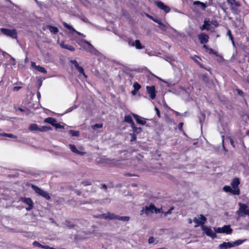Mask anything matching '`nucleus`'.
I'll return each instance as SVG.
<instances>
[{"label":"nucleus","mask_w":249,"mask_h":249,"mask_svg":"<svg viewBox=\"0 0 249 249\" xmlns=\"http://www.w3.org/2000/svg\"><path fill=\"white\" fill-rule=\"evenodd\" d=\"M246 239H239L233 242H224L219 245V249H228L235 246H239L246 241Z\"/></svg>","instance_id":"f257e3e1"},{"label":"nucleus","mask_w":249,"mask_h":249,"mask_svg":"<svg viewBox=\"0 0 249 249\" xmlns=\"http://www.w3.org/2000/svg\"><path fill=\"white\" fill-rule=\"evenodd\" d=\"M31 187L32 188L38 196H42L48 200H49L51 199V196L49 194L45 191H44L38 186L34 184H32Z\"/></svg>","instance_id":"f03ea898"},{"label":"nucleus","mask_w":249,"mask_h":249,"mask_svg":"<svg viewBox=\"0 0 249 249\" xmlns=\"http://www.w3.org/2000/svg\"><path fill=\"white\" fill-rule=\"evenodd\" d=\"M239 208L237 211V213L240 217H244L246 215L249 216V206L246 204L241 203H239Z\"/></svg>","instance_id":"7ed1b4c3"},{"label":"nucleus","mask_w":249,"mask_h":249,"mask_svg":"<svg viewBox=\"0 0 249 249\" xmlns=\"http://www.w3.org/2000/svg\"><path fill=\"white\" fill-rule=\"evenodd\" d=\"M227 2L230 5L231 10L234 14H238L240 11L238 8L241 6L239 2L235 0H227Z\"/></svg>","instance_id":"20e7f679"},{"label":"nucleus","mask_w":249,"mask_h":249,"mask_svg":"<svg viewBox=\"0 0 249 249\" xmlns=\"http://www.w3.org/2000/svg\"><path fill=\"white\" fill-rule=\"evenodd\" d=\"M1 32L4 35L12 37V38H17V32L16 29H10L2 28L0 29Z\"/></svg>","instance_id":"39448f33"},{"label":"nucleus","mask_w":249,"mask_h":249,"mask_svg":"<svg viewBox=\"0 0 249 249\" xmlns=\"http://www.w3.org/2000/svg\"><path fill=\"white\" fill-rule=\"evenodd\" d=\"M19 201L26 203L28 205V207L26 208L27 211H30L33 208V202L32 199L30 197H22L19 199Z\"/></svg>","instance_id":"423d86ee"},{"label":"nucleus","mask_w":249,"mask_h":249,"mask_svg":"<svg viewBox=\"0 0 249 249\" xmlns=\"http://www.w3.org/2000/svg\"><path fill=\"white\" fill-rule=\"evenodd\" d=\"M155 208V205L153 204H151L149 206H145L140 211V214L142 215L143 213H145L147 216L149 215L150 213H153V209Z\"/></svg>","instance_id":"0eeeda50"},{"label":"nucleus","mask_w":249,"mask_h":249,"mask_svg":"<svg viewBox=\"0 0 249 249\" xmlns=\"http://www.w3.org/2000/svg\"><path fill=\"white\" fill-rule=\"evenodd\" d=\"M197 37L199 40L200 44L206 45L209 41V36L208 35L204 33H201L198 35Z\"/></svg>","instance_id":"6e6552de"},{"label":"nucleus","mask_w":249,"mask_h":249,"mask_svg":"<svg viewBox=\"0 0 249 249\" xmlns=\"http://www.w3.org/2000/svg\"><path fill=\"white\" fill-rule=\"evenodd\" d=\"M202 230L207 236L212 237L213 239H214L217 237L216 233L213 232L211 228L203 226Z\"/></svg>","instance_id":"1a4fd4ad"},{"label":"nucleus","mask_w":249,"mask_h":249,"mask_svg":"<svg viewBox=\"0 0 249 249\" xmlns=\"http://www.w3.org/2000/svg\"><path fill=\"white\" fill-rule=\"evenodd\" d=\"M155 4L159 9L163 10L166 13H169L170 11V7L167 5H165L161 1H155Z\"/></svg>","instance_id":"9d476101"},{"label":"nucleus","mask_w":249,"mask_h":249,"mask_svg":"<svg viewBox=\"0 0 249 249\" xmlns=\"http://www.w3.org/2000/svg\"><path fill=\"white\" fill-rule=\"evenodd\" d=\"M199 218H200V220H199L196 217L194 218L193 221L195 223H196V225L195 226V227H198L199 226H203V225L205 224V222L207 220L206 218L203 214L200 215Z\"/></svg>","instance_id":"9b49d317"},{"label":"nucleus","mask_w":249,"mask_h":249,"mask_svg":"<svg viewBox=\"0 0 249 249\" xmlns=\"http://www.w3.org/2000/svg\"><path fill=\"white\" fill-rule=\"evenodd\" d=\"M146 89L151 99H154L156 96V91L154 86H146Z\"/></svg>","instance_id":"f8f14e48"},{"label":"nucleus","mask_w":249,"mask_h":249,"mask_svg":"<svg viewBox=\"0 0 249 249\" xmlns=\"http://www.w3.org/2000/svg\"><path fill=\"white\" fill-rule=\"evenodd\" d=\"M223 190L225 192L231 193L234 195H239L240 194V190L232 189L231 186L228 185L225 186L223 187Z\"/></svg>","instance_id":"ddd939ff"},{"label":"nucleus","mask_w":249,"mask_h":249,"mask_svg":"<svg viewBox=\"0 0 249 249\" xmlns=\"http://www.w3.org/2000/svg\"><path fill=\"white\" fill-rule=\"evenodd\" d=\"M132 115L135 119L137 123L142 125H144L146 124V121L144 118H143L138 115L133 113H132Z\"/></svg>","instance_id":"4468645a"},{"label":"nucleus","mask_w":249,"mask_h":249,"mask_svg":"<svg viewBox=\"0 0 249 249\" xmlns=\"http://www.w3.org/2000/svg\"><path fill=\"white\" fill-rule=\"evenodd\" d=\"M145 15L146 17L158 23L161 28H165V25L160 19L154 18L148 14L145 13Z\"/></svg>","instance_id":"2eb2a0df"},{"label":"nucleus","mask_w":249,"mask_h":249,"mask_svg":"<svg viewBox=\"0 0 249 249\" xmlns=\"http://www.w3.org/2000/svg\"><path fill=\"white\" fill-rule=\"evenodd\" d=\"M239 178H234L231 182V185L234 190H240L238 186L240 184Z\"/></svg>","instance_id":"dca6fc26"},{"label":"nucleus","mask_w":249,"mask_h":249,"mask_svg":"<svg viewBox=\"0 0 249 249\" xmlns=\"http://www.w3.org/2000/svg\"><path fill=\"white\" fill-rule=\"evenodd\" d=\"M60 46L61 48L68 50L71 52H73L75 50V48L73 46L71 45L65 44L64 41H61L60 43Z\"/></svg>","instance_id":"f3484780"},{"label":"nucleus","mask_w":249,"mask_h":249,"mask_svg":"<svg viewBox=\"0 0 249 249\" xmlns=\"http://www.w3.org/2000/svg\"><path fill=\"white\" fill-rule=\"evenodd\" d=\"M63 26L65 28H66L67 29L69 30L71 34H73V33H76L77 34H78L79 35H81V34L80 33L76 31L72 26H70V25H69L67 23L63 22Z\"/></svg>","instance_id":"a211bd4d"},{"label":"nucleus","mask_w":249,"mask_h":249,"mask_svg":"<svg viewBox=\"0 0 249 249\" xmlns=\"http://www.w3.org/2000/svg\"><path fill=\"white\" fill-rule=\"evenodd\" d=\"M203 48L205 49V51L208 52L209 54H214L216 56H218V53L217 52H215L212 48H209V46L207 45H204L203 46Z\"/></svg>","instance_id":"6ab92c4d"},{"label":"nucleus","mask_w":249,"mask_h":249,"mask_svg":"<svg viewBox=\"0 0 249 249\" xmlns=\"http://www.w3.org/2000/svg\"><path fill=\"white\" fill-rule=\"evenodd\" d=\"M69 147H70V149L71 150V151L74 153H76L77 154L80 155H83L84 154V152H81V151H79L76 147L75 145L74 144H70Z\"/></svg>","instance_id":"aec40b11"},{"label":"nucleus","mask_w":249,"mask_h":249,"mask_svg":"<svg viewBox=\"0 0 249 249\" xmlns=\"http://www.w3.org/2000/svg\"><path fill=\"white\" fill-rule=\"evenodd\" d=\"M222 233L230 234L232 232V230L231 228L230 225H225L222 227Z\"/></svg>","instance_id":"412c9836"},{"label":"nucleus","mask_w":249,"mask_h":249,"mask_svg":"<svg viewBox=\"0 0 249 249\" xmlns=\"http://www.w3.org/2000/svg\"><path fill=\"white\" fill-rule=\"evenodd\" d=\"M44 122L50 124L53 126H54L57 121L55 118L52 117H48L44 120Z\"/></svg>","instance_id":"4be33fe9"},{"label":"nucleus","mask_w":249,"mask_h":249,"mask_svg":"<svg viewBox=\"0 0 249 249\" xmlns=\"http://www.w3.org/2000/svg\"><path fill=\"white\" fill-rule=\"evenodd\" d=\"M124 122L129 124L130 126L133 125V124H135L130 115H127L124 116Z\"/></svg>","instance_id":"5701e85b"},{"label":"nucleus","mask_w":249,"mask_h":249,"mask_svg":"<svg viewBox=\"0 0 249 249\" xmlns=\"http://www.w3.org/2000/svg\"><path fill=\"white\" fill-rule=\"evenodd\" d=\"M210 23L209 20L205 19L204 21V24L200 27L201 30H206L207 31L210 30Z\"/></svg>","instance_id":"b1692460"},{"label":"nucleus","mask_w":249,"mask_h":249,"mask_svg":"<svg viewBox=\"0 0 249 249\" xmlns=\"http://www.w3.org/2000/svg\"><path fill=\"white\" fill-rule=\"evenodd\" d=\"M46 28L49 30V31L52 33H53V34L55 35L56 34L59 30L58 29V28L55 26H53L52 25H47L46 26Z\"/></svg>","instance_id":"393cba45"},{"label":"nucleus","mask_w":249,"mask_h":249,"mask_svg":"<svg viewBox=\"0 0 249 249\" xmlns=\"http://www.w3.org/2000/svg\"><path fill=\"white\" fill-rule=\"evenodd\" d=\"M117 215L110 213H107L105 216L106 219H117Z\"/></svg>","instance_id":"a878e982"},{"label":"nucleus","mask_w":249,"mask_h":249,"mask_svg":"<svg viewBox=\"0 0 249 249\" xmlns=\"http://www.w3.org/2000/svg\"><path fill=\"white\" fill-rule=\"evenodd\" d=\"M131 127L132 128L133 132L136 133V134L141 133L142 131V129L141 127H137L135 124H133V125L131 126Z\"/></svg>","instance_id":"bb28decb"},{"label":"nucleus","mask_w":249,"mask_h":249,"mask_svg":"<svg viewBox=\"0 0 249 249\" xmlns=\"http://www.w3.org/2000/svg\"><path fill=\"white\" fill-rule=\"evenodd\" d=\"M33 245L35 247H38L39 248H40L41 249H49V246L47 245H43L39 243H38L37 241H34L33 243Z\"/></svg>","instance_id":"cd10ccee"},{"label":"nucleus","mask_w":249,"mask_h":249,"mask_svg":"<svg viewBox=\"0 0 249 249\" xmlns=\"http://www.w3.org/2000/svg\"><path fill=\"white\" fill-rule=\"evenodd\" d=\"M134 46L137 49L139 50L142 49L144 48V46L142 45L140 41L138 39L136 40L134 42Z\"/></svg>","instance_id":"c85d7f7f"},{"label":"nucleus","mask_w":249,"mask_h":249,"mask_svg":"<svg viewBox=\"0 0 249 249\" xmlns=\"http://www.w3.org/2000/svg\"><path fill=\"white\" fill-rule=\"evenodd\" d=\"M52 128L50 126H42L41 127H39L38 131L40 132H46L49 130H51Z\"/></svg>","instance_id":"c756f323"},{"label":"nucleus","mask_w":249,"mask_h":249,"mask_svg":"<svg viewBox=\"0 0 249 249\" xmlns=\"http://www.w3.org/2000/svg\"><path fill=\"white\" fill-rule=\"evenodd\" d=\"M29 129L31 131H38L39 130V127L36 124H33L29 125Z\"/></svg>","instance_id":"7c9ffc66"},{"label":"nucleus","mask_w":249,"mask_h":249,"mask_svg":"<svg viewBox=\"0 0 249 249\" xmlns=\"http://www.w3.org/2000/svg\"><path fill=\"white\" fill-rule=\"evenodd\" d=\"M69 134L72 137H78L80 135V133L79 131L74 130H70L69 131Z\"/></svg>","instance_id":"2f4dec72"},{"label":"nucleus","mask_w":249,"mask_h":249,"mask_svg":"<svg viewBox=\"0 0 249 249\" xmlns=\"http://www.w3.org/2000/svg\"><path fill=\"white\" fill-rule=\"evenodd\" d=\"M227 36H228L230 39V40L231 41L232 44L233 45H234V38L232 35L231 31L230 29H227Z\"/></svg>","instance_id":"473e14b6"},{"label":"nucleus","mask_w":249,"mask_h":249,"mask_svg":"<svg viewBox=\"0 0 249 249\" xmlns=\"http://www.w3.org/2000/svg\"><path fill=\"white\" fill-rule=\"evenodd\" d=\"M36 70L43 73H47V71L46 70V69L44 67L40 66L39 65H38L36 67Z\"/></svg>","instance_id":"72a5a7b5"},{"label":"nucleus","mask_w":249,"mask_h":249,"mask_svg":"<svg viewBox=\"0 0 249 249\" xmlns=\"http://www.w3.org/2000/svg\"><path fill=\"white\" fill-rule=\"evenodd\" d=\"M194 5H198L200 4L201 6V9L203 10H205L206 8V5L205 3L200 2L199 1H195L194 2Z\"/></svg>","instance_id":"f704fd0d"},{"label":"nucleus","mask_w":249,"mask_h":249,"mask_svg":"<svg viewBox=\"0 0 249 249\" xmlns=\"http://www.w3.org/2000/svg\"><path fill=\"white\" fill-rule=\"evenodd\" d=\"M117 219L123 221H128L129 220L130 217L129 216H122L117 215Z\"/></svg>","instance_id":"c9c22d12"},{"label":"nucleus","mask_w":249,"mask_h":249,"mask_svg":"<svg viewBox=\"0 0 249 249\" xmlns=\"http://www.w3.org/2000/svg\"><path fill=\"white\" fill-rule=\"evenodd\" d=\"M77 70L78 71V72L81 74H82L85 78L87 77V75L85 74L84 72V70L83 67L81 66H79L76 68Z\"/></svg>","instance_id":"e433bc0d"},{"label":"nucleus","mask_w":249,"mask_h":249,"mask_svg":"<svg viewBox=\"0 0 249 249\" xmlns=\"http://www.w3.org/2000/svg\"><path fill=\"white\" fill-rule=\"evenodd\" d=\"M103 162H104V163H106V164H113L115 162V160L114 159L113 160H111V159H106L104 160V161H103Z\"/></svg>","instance_id":"4c0bfd02"},{"label":"nucleus","mask_w":249,"mask_h":249,"mask_svg":"<svg viewBox=\"0 0 249 249\" xmlns=\"http://www.w3.org/2000/svg\"><path fill=\"white\" fill-rule=\"evenodd\" d=\"M183 124H184L182 122L179 123L178 124V128L180 131L182 132V133L184 135H186V133H185L184 129L183 128Z\"/></svg>","instance_id":"58836bf2"},{"label":"nucleus","mask_w":249,"mask_h":249,"mask_svg":"<svg viewBox=\"0 0 249 249\" xmlns=\"http://www.w3.org/2000/svg\"><path fill=\"white\" fill-rule=\"evenodd\" d=\"M134 89L137 90H139L141 88V86L138 82H136L133 84Z\"/></svg>","instance_id":"ea45409f"},{"label":"nucleus","mask_w":249,"mask_h":249,"mask_svg":"<svg viewBox=\"0 0 249 249\" xmlns=\"http://www.w3.org/2000/svg\"><path fill=\"white\" fill-rule=\"evenodd\" d=\"M103 126V124H95L93 125L92 126V128L95 130L97 128H102Z\"/></svg>","instance_id":"a19ab883"},{"label":"nucleus","mask_w":249,"mask_h":249,"mask_svg":"<svg viewBox=\"0 0 249 249\" xmlns=\"http://www.w3.org/2000/svg\"><path fill=\"white\" fill-rule=\"evenodd\" d=\"M131 135V142H134L137 139V134L135 133H132V134H130Z\"/></svg>","instance_id":"79ce46f5"},{"label":"nucleus","mask_w":249,"mask_h":249,"mask_svg":"<svg viewBox=\"0 0 249 249\" xmlns=\"http://www.w3.org/2000/svg\"><path fill=\"white\" fill-rule=\"evenodd\" d=\"M81 184L84 186H88L91 185L92 182L90 180H87L82 182Z\"/></svg>","instance_id":"37998d69"},{"label":"nucleus","mask_w":249,"mask_h":249,"mask_svg":"<svg viewBox=\"0 0 249 249\" xmlns=\"http://www.w3.org/2000/svg\"><path fill=\"white\" fill-rule=\"evenodd\" d=\"M71 63L73 64L75 68L76 69L78 67H79V64L78 62L75 60H71L70 61Z\"/></svg>","instance_id":"c03bdc74"},{"label":"nucleus","mask_w":249,"mask_h":249,"mask_svg":"<svg viewBox=\"0 0 249 249\" xmlns=\"http://www.w3.org/2000/svg\"><path fill=\"white\" fill-rule=\"evenodd\" d=\"M236 91L237 92L238 95L241 96V97H244L245 95L244 92L241 90L239 89H236Z\"/></svg>","instance_id":"a18cd8bd"},{"label":"nucleus","mask_w":249,"mask_h":249,"mask_svg":"<svg viewBox=\"0 0 249 249\" xmlns=\"http://www.w3.org/2000/svg\"><path fill=\"white\" fill-rule=\"evenodd\" d=\"M174 209V207H171L167 211L164 212V215H167V214H171Z\"/></svg>","instance_id":"49530a36"},{"label":"nucleus","mask_w":249,"mask_h":249,"mask_svg":"<svg viewBox=\"0 0 249 249\" xmlns=\"http://www.w3.org/2000/svg\"><path fill=\"white\" fill-rule=\"evenodd\" d=\"M127 41L130 46H134V42H133L132 39L131 38H127Z\"/></svg>","instance_id":"de8ad7c7"},{"label":"nucleus","mask_w":249,"mask_h":249,"mask_svg":"<svg viewBox=\"0 0 249 249\" xmlns=\"http://www.w3.org/2000/svg\"><path fill=\"white\" fill-rule=\"evenodd\" d=\"M66 223H68V224L67 225V226L69 228V229H72L73 228L75 227V225L74 224H70V222L68 221H66Z\"/></svg>","instance_id":"09e8293b"},{"label":"nucleus","mask_w":249,"mask_h":249,"mask_svg":"<svg viewBox=\"0 0 249 249\" xmlns=\"http://www.w3.org/2000/svg\"><path fill=\"white\" fill-rule=\"evenodd\" d=\"M214 230L215 231V232H216V233H222V228H214Z\"/></svg>","instance_id":"8fccbe9b"},{"label":"nucleus","mask_w":249,"mask_h":249,"mask_svg":"<svg viewBox=\"0 0 249 249\" xmlns=\"http://www.w3.org/2000/svg\"><path fill=\"white\" fill-rule=\"evenodd\" d=\"M54 127L57 129V128H64V126L63 125H61L59 123H57L56 122V124L54 125Z\"/></svg>","instance_id":"3c124183"},{"label":"nucleus","mask_w":249,"mask_h":249,"mask_svg":"<svg viewBox=\"0 0 249 249\" xmlns=\"http://www.w3.org/2000/svg\"><path fill=\"white\" fill-rule=\"evenodd\" d=\"M3 135L12 138L15 137V136L14 135L11 133H3Z\"/></svg>","instance_id":"603ef678"},{"label":"nucleus","mask_w":249,"mask_h":249,"mask_svg":"<svg viewBox=\"0 0 249 249\" xmlns=\"http://www.w3.org/2000/svg\"><path fill=\"white\" fill-rule=\"evenodd\" d=\"M155 241V238L153 236H151L149 238L148 242L149 244L153 243Z\"/></svg>","instance_id":"864d4df0"},{"label":"nucleus","mask_w":249,"mask_h":249,"mask_svg":"<svg viewBox=\"0 0 249 249\" xmlns=\"http://www.w3.org/2000/svg\"><path fill=\"white\" fill-rule=\"evenodd\" d=\"M155 110L156 111V114H157V116H158V117L160 118V110L156 107H155Z\"/></svg>","instance_id":"5fc2aeb1"},{"label":"nucleus","mask_w":249,"mask_h":249,"mask_svg":"<svg viewBox=\"0 0 249 249\" xmlns=\"http://www.w3.org/2000/svg\"><path fill=\"white\" fill-rule=\"evenodd\" d=\"M20 89H21V87L20 86H15L13 88V90L14 91H17L19 90Z\"/></svg>","instance_id":"6e6d98bb"},{"label":"nucleus","mask_w":249,"mask_h":249,"mask_svg":"<svg viewBox=\"0 0 249 249\" xmlns=\"http://www.w3.org/2000/svg\"><path fill=\"white\" fill-rule=\"evenodd\" d=\"M211 24L215 27H217L219 25L218 22L216 20H213L211 22Z\"/></svg>","instance_id":"4d7b16f0"},{"label":"nucleus","mask_w":249,"mask_h":249,"mask_svg":"<svg viewBox=\"0 0 249 249\" xmlns=\"http://www.w3.org/2000/svg\"><path fill=\"white\" fill-rule=\"evenodd\" d=\"M166 121L168 123H173L175 124L174 120L173 119L168 118V119H166Z\"/></svg>","instance_id":"13d9d810"},{"label":"nucleus","mask_w":249,"mask_h":249,"mask_svg":"<svg viewBox=\"0 0 249 249\" xmlns=\"http://www.w3.org/2000/svg\"><path fill=\"white\" fill-rule=\"evenodd\" d=\"M161 210V209L157 208L155 206V208L153 209V211H154L155 213H160Z\"/></svg>","instance_id":"bf43d9fd"},{"label":"nucleus","mask_w":249,"mask_h":249,"mask_svg":"<svg viewBox=\"0 0 249 249\" xmlns=\"http://www.w3.org/2000/svg\"><path fill=\"white\" fill-rule=\"evenodd\" d=\"M229 139H230L231 144L232 146L233 147H235L233 140L231 137H229Z\"/></svg>","instance_id":"052dcab7"},{"label":"nucleus","mask_w":249,"mask_h":249,"mask_svg":"<svg viewBox=\"0 0 249 249\" xmlns=\"http://www.w3.org/2000/svg\"><path fill=\"white\" fill-rule=\"evenodd\" d=\"M172 111L174 113H175L177 116H180L181 115V113L177 111H175L174 110H173L172 109Z\"/></svg>","instance_id":"680f3d73"},{"label":"nucleus","mask_w":249,"mask_h":249,"mask_svg":"<svg viewBox=\"0 0 249 249\" xmlns=\"http://www.w3.org/2000/svg\"><path fill=\"white\" fill-rule=\"evenodd\" d=\"M101 188L106 190L107 189V186L105 184H102Z\"/></svg>","instance_id":"e2e57ef3"},{"label":"nucleus","mask_w":249,"mask_h":249,"mask_svg":"<svg viewBox=\"0 0 249 249\" xmlns=\"http://www.w3.org/2000/svg\"><path fill=\"white\" fill-rule=\"evenodd\" d=\"M138 91L137 90H135L134 89H133V90L131 91V93L133 95H135L137 94V92Z\"/></svg>","instance_id":"0e129e2a"},{"label":"nucleus","mask_w":249,"mask_h":249,"mask_svg":"<svg viewBox=\"0 0 249 249\" xmlns=\"http://www.w3.org/2000/svg\"><path fill=\"white\" fill-rule=\"evenodd\" d=\"M192 59L194 60V61L196 63H197V64H199V65H202V64H200V63L196 59L194 58H192Z\"/></svg>","instance_id":"69168bd1"},{"label":"nucleus","mask_w":249,"mask_h":249,"mask_svg":"<svg viewBox=\"0 0 249 249\" xmlns=\"http://www.w3.org/2000/svg\"><path fill=\"white\" fill-rule=\"evenodd\" d=\"M31 66L32 67L36 69V67L37 66L36 65V63L34 62H31Z\"/></svg>","instance_id":"338daca9"},{"label":"nucleus","mask_w":249,"mask_h":249,"mask_svg":"<svg viewBox=\"0 0 249 249\" xmlns=\"http://www.w3.org/2000/svg\"><path fill=\"white\" fill-rule=\"evenodd\" d=\"M83 42H84V43H85L87 44L88 45H89V46H92L91 45V44H90L89 42H88V41H87V40H84L83 41Z\"/></svg>","instance_id":"774afa93"}]
</instances>
